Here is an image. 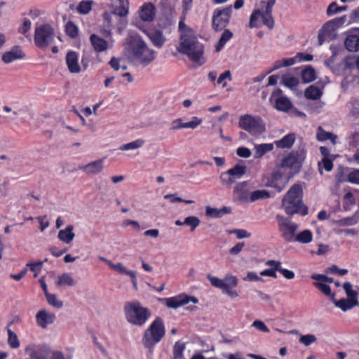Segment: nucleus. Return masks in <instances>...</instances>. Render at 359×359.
I'll return each mask as SVG.
<instances>
[{
	"label": "nucleus",
	"mask_w": 359,
	"mask_h": 359,
	"mask_svg": "<svg viewBox=\"0 0 359 359\" xmlns=\"http://www.w3.org/2000/svg\"><path fill=\"white\" fill-rule=\"evenodd\" d=\"M181 42L178 50L188 56V57L198 66L202 65L205 60L203 57L204 47L201 43L193 31L188 30L187 32L181 34Z\"/></svg>",
	"instance_id": "nucleus-1"
},
{
	"label": "nucleus",
	"mask_w": 359,
	"mask_h": 359,
	"mask_svg": "<svg viewBox=\"0 0 359 359\" xmlns=\"http://www.w3.org/2000/svg\"><path fill=\"white\" fill-rule=\"evenodd\" d=\"M129 59L135 64L147 66L156 59V52L140 36H133L128 42Z\"/></svg>",
	"instance_id": "nucleus-2"
},
{
	"label": "nucleus",
	"mask_w": 359,
	"mask_h": 359,
	"mask_svg": "<svg viewBox=\"0 0 359 359\" xmlns=\"http://www.w3.org/2000/svg\"><path fill=\"white\" fill-rule=\"evenodd\" d=\"M302 198V187L297 184H294L282 200L285 212L290 215L299 212L304 216L307 215L308 208L303 205Z\"/></svg>",
	"instance_id": "nucleus-3"
},
{
	"label": "nucleus",
	"mask_w": 359,
	"mask_h": 359,
	"mask_svg": "<svg viewBox=\"0 0 359 359\" xmlns=\"http://www.w3.org/2000/svg\"><path fill=\"white\" fill-rule=\"evenodd\" d=\"M124 312L128 323L142 326L151 316L149 310L141 306L139 302H127L124 306Z\"/></svg>",
	"instance_id": "nucleus-4"
},
{
	"label": "nucleus",
	"mask_w": 359,
	"mask_h": 359,
	"mask_svg": "<svg viewBox=\"0 0 359 359\" xmlns=\"http://www.w3.org/2000/svg\"><path fill=\"white\" fill-rule=\"evenodd\" d=\"M165 330L161 318H156L145 330L142 343L145 348L151 350L165 335Z\"/></svg>",
	"instance_id": "nucleus-5"
},
{
	"label": "nucleus",
	"mask_w": 359,
	"mask_h": 359,
	"mask_svg": "<svg viewBox=\"0 0 359 359\" xmlns=\"http://www.w3.org/2000/svg\"><path fill=\"white\" fill-rule=\"evenodd\" d=\"M208 279L213 286L221 289L229 297L235 299L239 297L238 292L235 290L238 285L236 277L226 276L224 279H219L209 274L208 275Z\"/></svg>",
	"instance_id": "nucleus-6"
},
{
	"label": "nucleus",
	"mask_w": 359,
	"mask_h": 359,
	"mask_svg": "<svg viewBox=\"0 0 359 359\" xmlns=\"http://www.w3.org/2000/svg\"><path fill=\"white\" fill-rule=\"evenodd\" d=\"M238 126L253 135H260L266 130V126L262 118L250 114L241 116L238 120Z\"/></svg>",
	"instance_id": "nucleus-7"
},
{
	"label": "nucleus",
	"mask_w": 359,
	"mask_h": 359,
	"mask_svg": "<svg viewBox=\"0 0 359 359\" xmlns=\"http://www.w3.org/2000/svg\"><path fill=\"white\" fill-rule=\"evenodd\" d=\"M54 37V29L50 25L45 24L36 28L34 40L38 48H46L53 43Z\"/></svg>",
	"instance_id": "nucleus-8"
},
{
	"label": "nucleus",
	"mask_w": 359,
	"mask_h": 359,
	"mask_svg": "<svg viewBox=\"0 0 359 359\" xmlns=\"http://www.w3.org/2000/svg\"><path fill=\"white\" fill-rule=\"evenodd\" d=\"M304 158L305 153L303 150L292 151L283 158L280 167L288 168L292 170V173L288 177L290 178L300 170ZM288 180L289 179H287V182Z\"/></svg>",
	"instance_id": "nucleus-9"
},
{
	"label": "nucleus",
	"mask_w": 359,
	"mask_h": 359,
	"mask_svg": "<svg viewBox=\"0 0 359 359\" xmlns=\"http://www.w3.org/2000/svg\"><path fill=\"white\" fill-rule=\"evenodd\" d=\"M344 23V18H336L326 22L318 32V39L319 45H322L326 40H332L335 37V29Z\"/></svg>",
	"instance_id": "nucleus-10"
},
{
	"label": "nucleus",
	"mask_w": 359,
	"mask_h": 359,
	"mask_svg": "<svg viewBox=\"0 0 359 359\" xmlns=\"http://www.w3.org/2000/svg\"><path fill=\"white\" fill-rule=\"evenodd\" d=\"M277 219L279 221L280 231L282 232L284 239L287 242L294 241L298 225L292 223L289 219L280 215H278Z\"/></svg>",
	"instance_id": "nucleus-11"
},
{
	"label": "nucleus",
	"mask_w": 359,
	"mask_h": 359,
	"mask_svg": "<svg viewBox=\"0 0 359 359\" xmlns=\"http://www.w3.org/2000/svg\"><path fill=\"white\" fill-rule=\"evenodd\" d=\"M232 7L230 6L223 10L215 11L212 18V26L216 31H221L229 22Z\"/></svg>",
	"instance_id": "nucleus-12"
},
{
	"label": "nucleus",
	"mask_w": 359,
	"mask_h": 359,
	"mask_svg": "<svg viewBox=\"0 0 359 359\" xmlns=\"http://www.w3.org/2000/svg\"><path fill=\"white\" fill-rule=\"evenodd\" d=\"M91 46L97 54L96 58L97 61L98 62H102L103 60L99 57L98 54L107 50L110 47V44L108 42L107 39L101 37L95 34H91Z\"/></svg>",
	"instance_id": "nucleus-13"
},
{
	"label": "nucleus",
	"mask_w": 359,
	"mask_h": 359,
	"mask_svg": "<svg viewBox=\"0 0 359 359\" xmlns=\"http://www.w3.org/2000/svg\"><path fill=\"white\" fill-rule=\"evenodd\" d=\"M283 92L280 89L275 90L271 95V99H274L276 102V108L279 111H287L292 104L287 97L283 96Z\"/></svg>",
	"instance_id": "nucleus-14"
},
{
	"label": "nucleus",
	"mask_w": 359,
	"mask_h": 359,
	"mask_svg": "<svg viewBox=\"0 0 359 359\" xmlns=\"http://www.w3.org/2000/svg\"><path fill=\"white\" fill-rule=\"evenodd\" d=\"M168 307L172 309H177L182 305L187 304L189 302H192L196 304L198 302V299L194 297H189L187 295H180L168 299H163Z\"/></svg>",
	"instance_id": "nucleus-15"
},
{
	"label": "nucleus",
	"mask_w": 359,
	"mask_h": 359,
	"mask_svg": "<svg viewBox=\"0 0 359 359\" xmlns=\"http://www.w3.org/2000/svg\"><path fill=\"white\" fill-rule=\"evenodd\" d=\"M250 194L248 184L247 182L237 183L233 187V195L238 201H249Z\"/></svg>",
	"instance_id": "nucleus-16"
},
{
	"label": "nucleus",
	"mask_w": 359,
	"mask_h": 359,
	"mask_svg": "<svg viewBox=\"0 0 359 359\" xmlns=\"http://www.w3.org/2000/svg\"><path fill=\"white\" fill-rule=\"evenodd\" d=\"M138 15L144 22H151L156 15V8L151 2L144 4L138 11Z\"/></svg>",
	"instance_id": "nucleus-17"
},
{
	"label": "nucleus",
	"mask_w": 359,
	"mask_h": 359,
	"mask_svg": "<svg viewBox=\"0 0 359 359\" xmlns=\"http://www.w3.org/2000/svg\"><path fill=\"white\" fill-rule=\"evenodd\" d=\"M110 7L112 14L118 17H126L128 14L129 3L128 0H111Z\"/></svg>",
	"instance_id": "nucleus-18"
},
{
	"label": "nucleus",
	"mask_w": 359,
	"mask_h": 359,
	"mask_svg": "<svg viewBox=\"0 0 359 359\" xmlns=\"http://www.w3.org/2000/svg\"><path fill=\"white\" fill-rule=\"evenodd\" d=\"M25 56L22 50L18 46H15L2 55V61L6 64H9L16 60L22 59Z\"/></svg>",
	"instance_id": "nucleus-19"
},
{
	"label": "nucleus",
	"mask_w": 359,
	"mask_h": 359,
	"mask_svg": "<svg viewBox=\"0 0 359 359\" xmlns=\"http://www.w3.org/2000/svg\"><path fill=\"white\" fill-rule=\"evenodd\" d=\"M276 4V0H269L266 3L262 1L261 4L265 5L264 13L265 15L264 18V25H265L270 29L273 28L274 21L272 17V8Z\"/></svg>",
	"instance_id": "nucleus-20"
},
{
	"label": "nucleus",
	"mask_w": 359,
	"mask_h": 359,
	"mask_svg": "<svg viewBox=\"0 0 359 359\" xmlns=\"http://www.w3.org/2000/svg\"><path fill=\"white\" fill-rule=\"evenodd\" d=\"M147 36L152 44L158 48L163 47L166 41L163 32L159 29H153L147 32Z\"/></svg>",
	"instance_id": "nucleus-21"
},
{
	"label": "nucleus",
	"mask_w": 359,
	"mask_h": 359,
	"mask_svg": "<svg viewBox=\"0 0 359 359\" xmlns=\"http://www.w3.org/2000/svg\"><path fill=\"white\" fill-rule=\"evenodd\" d=\"M36 318L38 325L42 328H46L55 320V316L53 313L46 312L45 310L39 311Z\"/></svg>",
	"instance_id": "nucleus-22"
},
{
	"label": "nucleus",
	"mask_w": 359,
	"mask_h": 359,
	"mask_svg": "<svg viewBox=\"0 0 359 359\" xmlns=\"http://www.w3.org/2000/svg\"><path fill=\"white\" fill-rule=\"evenodd\" d=\"M283 176V173L279 170L273 172L271 175V179L268 180L266 185L268 187L275 188L279 192L281 191L284 189L287 183V182L283 183H279V181L282 180Z\"/></svg>",
	"instance_id": "nucleus-23"
},
{
	"label": "nucleus",
	"mask_w": 359,
	"mask_h": 359,
	"mask_svg": "<svg viewBox=\"0 0 359 359\" xmlns=\"http://www.w3.org/2000/svg\"><path fill=\"white\" fill-rule=\"evenodd\" d=\"M109 266L111 269L118 272L121 274H125V275L129 276L130 277V278H131V280H132L133 286L135 288H137L136 275H135V273L134 271H130V270H128L123 266V264H121V263L114 264L113 262H111V263H109Z\"/></svg>",
	"instance_id": "nucleus-24"
},
{
	"label": "nucleus",
	"mask_w": 359,
	"mask_h": 359,
	"mask_svg": "<svg viewBox=\"0 0 359 359\" xmlns=\"http://www.w3.org/2000/svg\"><path fill=\"white\" fill-rule=\"evenodd\" d=\"M73 230L72 225H68L65 229L60 230L57 235L59 240L64 243L69 244L75 238Z\"/></svg>",
	"instance_id": "nucleus-25"
},
{
	"label": "nucleus",
	"mask_w": 359,
	"mask_h": 359,
	"mask_svg": "<svg viewBox=\"0 0 359 359\" xmlns=\"http://www.w3.org/2000/svg\"><path fill=\"white\" fill-rule=\"evenodd\" d=\"M66 62L68 69L72 73H78L80 71V67L78 64V58L75 52L70 51L66 55Z\"/></svg>",
	"instance_id": "nucleus-26"
},
{
	"label": "nucleus",
	"mask_w": 359,
	"mask_h": 359,
	"mask_svg": "<svg viewBox=\"0 0 359 359\" xmlns=\"http://www.w3.org/2000/svg\"><path fill=\"white\" fill-rule=\"evenodd\" d=\"M346 48L350 52H355L359 50V36L355 34L347 36L344 41Z\"/></svg>",
	"instance_id": "nucleus-27"
},
{
	"label": "nucleus",
	"mask_w": 359,
	"mask_h": 359,
	"mask_svg": "<svg viewBox=\"0 0 359 359\" xmlns=\"http://www.w3.org/2000/svg\"><path fill=\"white\" fill-rule=\"evenodd\" d=\"M76 280L72 275L69 273H64L57 277L56 285L57 286L74 287L76 285Z\"/></svg>",
	"instance_id": "nucleus-28"
},
{
	"label": "nucleus",
	"mask_w": 359,
	"mask_h": 359,
	"mask_svg": "<svg viewBox=\"0 0 359 359\" xmlns=\"http://www.w3.org/2000/svg\"><path fill=\"white\" fill-rule=\"evenodd\" d=\"M316 138L320 142L330 140L332 144L335 145L337 144V136L332 133L326 132L320 126L318 128Z\"/></svg>",
	"instance_id": "nucleus-29"
},
{
	"label": "nucleus",
	"mask_w": 359,
	"mask_h": 359,
	"mask_svg": "<svg viewBox=\"0 0 359 359\" xmlns=\"http://www.w3.org/2000/svg\"><path fill=\"white\" fill-rule=\"evenodd\" d=\"M255 158H262L266 153L271 151L273 149V144L266 143L255 146Z\"/></svg>",
	"instance_id": "nucleus-30"
},
{
	"label": "nucleus",
	"mask_w": 359,
	"mask_h": 359,
	"mask_svg": "<svg viewBox=\"0 0 359 359\" xmlns=\"http://www.w3.org/2000/svg\"><path fill=\"white\" fill-rule=\"evenodd\" d=\"M332 301L334 304V305L339 308L343 311H346L348 309H352L353 307L358 306V304H355L353 302H351L348 299L342 298L339 300H337L334 297H332Z\"/></svg>",
	"instance_id": "nucleus-31"
},
{
	"label": "nucleus",
	"mask_w": 359,
	"mask_h": 359,
	"mask_svg": "<svg viewBox=\"0 0 359 359\" xmlns=\"http://www.w3.org/2000/svg\"><path fill=\"white\" fill-rule=\"evenodd\" d=\"M265 15V13L262 12L260 9H257L253 11L252 13L250 18V22L249 26L250 28L254 27H259V20L260 18H262V22H264V18Z\"/></svg>",
	"instance_id": "nucleus-32"
},
{
	"label": "nucleus",
	"mask_w": 359,
	"mask_h": 359,
	"mask_svg": "<svg viewBox=\"0 0 359 359\" xmlns=\"http://www.w3.org/2000/svg\"><path fill=\"white\" fill-rule=\"evenodd\" d=\"M313 235L310 230H304L295 236L294 241L302 244H307L312 241Z\"/></svg>",
	"instance_id": "nucleus-33"
},
{
	"label": "nucleus",
	"mask_w": 359,
	"mask_h": 359,
	"mask_svg": "<svg viewBox=\"0 0 359 359\" xmlns=\"http://www.w3.org/2000/svg\"><path fill=\"white\" fill-rule=\"evenodd\" d=\"M247 171V167L245 165H236L233 168L227 170V173L231 175L234 180L240 179L243 175L245 174Z\"/></svg>",
	"instance_id": "nucleus-34"
},
{
	"label": "nucleus",
	"mask_w": 359,
	"mask_h": 359,
	"mask_svg": "<svg viewBox=\"0 0 359 359\" xmlns=\"http://www.w3.org/2000/svg\"><path fill=\"white\" fill-rule=\"evenodd\" d=\"M343 288L348 297V299L353 302L355 304H359L358 301V292L352 289V285L349 282L343 284Z\"/></svg>",
	"instance_id": "nucleus-35"
},
{
	"label": "nucleus",
	"mask_w": 359,
	"mask_h": 359,
	"mask_svg": "<svg viewBox=\"0 0 359 359\" xmlns=\"http://www.w3.org/2000/svg\"><path fill=\"white\" fill-rule=\"evenodd\" d=\"M295 140L294 134H289L285 136L283 139L275 142L276 145L278 148H290L293 144Z\"/></svg>",
	"instance_id": "nucleus-36"
},
{
	"label": "nucleus",
	"mask_w": 359,
	"mask_h": 359,
	"mask_svg": "<svg viewBox=\"0 0 359 359\" xmlns=\"http://www.w3.org/2000/svg\"><path fill=\"white\" fill-rule=\"evenodd\" d=\"M282 83L290 89H294L299 84V79L290 74L282 76Z\"/></svg>",
	"instance_id": "nucleus-37"
},
{
	"label": "nucleus",
	"mask_w": 359,
	"mask_h": 359,
	"mask_svg": "<svg viewBox=\"0 0 359 359\" xmlns=\"http://www.w3.org/2000/svg\"><path fill=\"white\" fill-rule=\"evenodd\" d=\"M321 90L314 86H309L305 91L306 97L310 100H318L321 97Z\"/></svg>",
	"instance_id": "nucleus-38"
},
{
	"label": "nucleus",
	"mask_w": 359,
	"mask_h": 359,
	"mask_svg": "<svg viewBox=\"0 0 359 359\" xmlns=\"http://www.w3.org/2000/svg\"><path fill=\"white\" fill-rule=\"evenodd\" d=\"M233 36V33L229 30L225 29L224 32L222 33L218 43L215 46V50L217 52H219L222 50V48L224 47L225 43Z\"/></svg>",
	"instance_id": "nucleus-39"
},
{
	"label": "nucleus",
	"mask_w": 359,
	"mask_h": 359,
	"mask_svg": "<svg viewBox=\"0 0 359 359\" xmlns=\"http://www.w3.org/2000/svg\"><path fill=\"white\" fill-rule=\"evenodd\" d=\"M144 144V140L139 139L121 146L119 149L121 151L135 150L141 148Z\"/></svg>",
	"instance_id": "nucleus-40"
},
{
	"label": "nucleus",
	"mask_w": 359,
	"mask_h": 359,
	"mask_svg": "<svg viewBox=\"0 0 359 359\" xmlns=\"http://www.w3.org/2000/svg\"><path fill=\"white\" fill-rule=\"evenodd\" d=\"M269 196V191L266 190H256L250 194L249 201L255 202L259 199L267 198Z\"/></svg>",
	"instance_id": "nucleus-41"
},
{
	"label": "nucleus",
	"mask_w": 359,
	"mask_h": 359,
	"mask_svg": "<svg viewBox=\"0 0 359 359\" xmlns=\"http://www.w3.org/2000/svg\"><path fill=\"white\" fill-rule=\"evenodd\" d=\"M25 352L32 359H46L44 355L40 354L39 348L34 346L27 347Z\"/></svg>",
	"instance_id": "nucleus-42"
},
{
	"label": "nucleus",
	"mask_w": 359,
	"mask_h": 359,
	"mask_svg": "<svg viewBox=\"0 0 359 359\" xmlns=\"http://www.w3.org/2000/svg\"><path fill=\"white\" fill-rule=\"evenodd\" d=\"M302 79L305 83H310L315 80V71L313 69L309 67L306 68L302 72Z\"/></svg>",
	"instance_id": "nucleus-43"
},
{
	"label": "nucleus",
	"mask_w": 359,
	"mask_h": 359,
	"mask_svg": "<svg viewBox=\"0 0 359 359\" xmlns=\"http://www.w3.org/2000/svg\"><path fill=\"white\" fill-rule=\"evenodd\" d=\"M319 172L322 175L324 168L326 171H331L333 168V163L330 158H323L322 161L318 163Z\"/></svg>",
	"instance_id": "nucleus-44"
},
{
	"label": "nucleus",
	"mask_w": 359,
	"mask_h": 359,
	"mask_svg": "<svg viewBox=\"0 0 359 359\" xmlns=\"http://www.w3.org/2000/svg\"><path fill=\"white\" fill-rule=\"evenodd\" d=\"M200 223V219L195 216L187 217L185 218L184 221V224L185 225L190 226L191 231H194L196 229V228L199 226Z\"/></svg>",
	"instance_id": "nucleus-45"
},
{
	"label": "nucleus",
	"mask_w": 359,
	"mask_h": 359,
	"mask_svg": "<svg viewBox=\"0 0 359 359\" xmlns=\"http://www.w3.org/2000/svg\"><path fill=\"white\" fill-rule=\"evenodd\" d=\"M46 297L48 303L53 307L60 309L63 306V302L60 300H58L56 295L55 294L46 293Z\"/></svg>",
	"instance_id": "nucleus-46"
},
{
	"label": "nucleus",
	"mask_w": 359,
	"mask_h": 359,
	"mask_svg": "<svg viewBox=\"0 0 359 359\" xmlns=\"http://www.w3.org/2000/svg\"><path fill=\"white\" fill-rule=\"evenodd\" d=\"M345 68L352 69L356 67L358 69V57H346L342 62Z\"/></svg>",
	"instance_id": "nucleus-47"
},
{
	"label": "nucleus",
	"mask_w": 359,
	"mask_h": 359,
	"mask_svg": "<svg viewBox=\"0 0 359 359\" xmlns=\"http://www.w3.org/2000/svg\"><path fill=\"white\" fill-rule=\"evenodd\" d=\"M8 344L13 348H17L20 346V342L16 334L11 330H8Z\"/></svg>",
	"instance_id": "nucleus-48"
},
{
	"label": "nucleus",
	"mask_w": 359,
	"mask_h": 359,
	"mask_svg": "<svg viewBox=\"0 0 359 359\" xmlns=\"http://www.w3.org/2000/svg\"><path fill=\"white\" fill-rule=\"evenodd\" d=\"M226 212V208L223 209H216L210 207H206L205 214L207 216L211 217H219L222 216V213Z\"/></svg>",
	"instance_id": "nucleus-49"
},
{
	"label": "nucleus",
	"mask_w": 359,
	"mask_h": 359,
	"mask_svg": "<svg viewBox=\"0 0 359 359\" xmlns=\"http://www.w3.org/2000/svg\"><path fill=\"white\" fill-rule=\"evenodd\" d=\"M184 344L177 341L174 346V359H182L183 351L184 349Z\"/></svg>",
	"instance_id": "nucleus-50"
},
{
	"label": "nucleus",
	"mask_w": 359,
	"mask_h": 359,
	"mask_svg": "<svg viewBox=\"0 0 359 359\" xmlns=\"http://www.w3.org/2000/svg\"><path fill=\"white\" fill-rule=\"evenodd\" d=\"M314 285L320 290L325 295L330 297H334V294L331 292L330 287L323 283H315Z\"/></svg>",
	"instance_id": "nucleus-51"
},
{
	"label": "nucleus",
	"mask_w": 359,
	"mask_h": 359,
	"mask_svg": "<svg viewBox=\"0 0 359 359\" xmlns=\"http://www.w3.org/2000/svg\"><path fill=\"white\" fill-rule=\"evenodd\" d=\"M66 33L72 38H74L78 34V27L72 22H68L65 26Z\"/></svg>",
	"instance_id": "nucleus-52"
},
{
	"label": "nucleus",
	"mask_w": 359,
	"mask_h": 359,
	"mask_svg": "<svg viewBox=\"0 0 359 359\" xmlns=\"http://www.w3.org/2000/svg\"><path fill=\"white\" fill-rule=\"evenodd\" d=\"M104 160V158H102L91 162V174H97L102 170Z\"/></svg>",
	"instance_id": "nucleus-53"
},
{
	"label": "nucleus",
	"mask_w": 359,
	"mask_h": 359,
	"mask_svg": "<svg viewBox=\"0 0 359 359\" xmlns=\"http://www.w3.org/2000/svg\"><path fill=\"white\" fill-rule=\"evenodd\" d=\"M347 6H338L337 3L332 2L330 6H328L327 9V15H333L335 13H337L339 12L345 11L346 9Z\"/></svg>",
	"instance_id": "nucleus-54"
},
{
	"label": "nucleus",
	"mask_w": 359,
	"mask_h": 359,
	"mask_svg": "<svg viewBox=\"0 0 359 359\" xmlns=\"http://www.w3.org/2000/svg\"><path fill=\"white\" fill-rule=\"evenodd\" d=\"M76 11L80 14H88L90 12V1H82L76 8Z\"/></svg>",
	"instance_id": "nucleus-55"
},
{
	"label": "nucleus",
	"mask_w": 359,
	"mask_h": 359,
	"mask_svg": "<svg viewBox=\"0 0 359 359\" xmlns=\"http://www.w3.org/2000/svg\"><path fill=\"white\" fill-rule=\"evenodd\" d=\"M317 341L316 336L313 334L302 335L299 338V342L308 346Z\"/></svg>",
	"instance_id": "nucleus-56"
},
{
	"label": "nucleus",
	"mask_w": 359,
	"mask_h": 359,
	"mask_svg": "<svg viewBox=\"0 0 359 359\" xmlns=\"http://www.w3.org/2000/svg\"><path fill=\"white\" fill-rule=\"evenodd\" d=\"M202 123V119L198 117H193L191 121L184 123V128L195 129L198 126Z\"/></svg>",
	"instance_id": "nucleus-57"
},
{
	"label": "nucleus",
	"mask_w": 359,
	"mask_h": 359,
	"mask_svg": "<svg viewBox=\"0 0 359 359\" xmlns=\"http://www.w3.org/2000/svg\"><path fill=\"white\" fill-rule=\"evenodd\" d=\"M43 262H37L36 263H27V266H29L30 268V270L34 272V277L36 278L38 276V273H39Z\"/></svg>",
	"instance_id": "nucleus-58"
},
{
	"label": "nucleus",
	"mask_w": 359,
	"mask_h": 359,
	"mask_svg": "<svg viewBox=\"0 0 359 359\" xmlns=\"http://www.w3.org/2000/svg\"><path fill=\"white\" fill-rule=\"evenodd\" d=\"M114 14H112V12L111 13H104L103 14V19H104V25H105L106 27L111 28L113 27V17L114 16Z\"/></svg>",
	"instance_id": "nucleus-59"
},
{
	"label": "nucleus",
	"mask_w": 359,
	"mask_h": 359,
	"mask_svg": "<svg viewBox=\"0 0 359 359\" xmlns=\"http://www.w3.org/2000/svg\"><path fill=\"white\" fill-rule=\"evenodd\" d=\"M220 178L222 184L226 186H229L236 182L233 177L227 173V171L225 173H223Z\"/></svg>",
	"instance_id": "nucleus-60"
},
{
	"label": "nucleus",
	"mask_w": 359,
	"mask_h": 359,
	"mask_svg": "<svg viewBox=\"0 0 359 359\" xmlns=\"http://www.w3.org/2000/svg\"><path fill=\"white\" fill-rule=\"evenodd\" d=\"M252 326L255 327V328H257V330L263 332H269V330L266 326L264 323L263 321H262V320H255L253 322Z\"/></svg>",
	"instance_id": "nucleus-61"
},
{
	"label": "nucleus",
	"mask_w": 359,
	"mask_h": 359,
	"mask_svg": "<svg viewBox=\"0 0 359 359\" xmlns=\"http://www.w3.org/2000/svg\"><path fill=\"white\" fill-rule=\"evenodd\" d=\"M237 155L241 158H249L251 156V151L246 147H239L237 149Z\"/></svg>",
	"instance_id": "nucleus-62"
},
{
	"label": "nucleus",
	"mask_w": 359,
	"mask_h": 359,
	"mask_svg": "<svg viewBox=\"0 0 359 359\" xmlns=\"http://www.w3.org/2000/svg\"><path fill=\"white\" fill-rule=\"evenodd\" d=\"M182 128H184V123L182 122V118H177L172 121L171 123V130H177Z\"/></svg>",
	"instance_id": "nucleus-63"
},
{
	"label": "nucleus",
	"mask_w": 359,
	"mask_h": 359,
	"mask_svg": "<svg viewBox=\"0 0 359 359\" xmlns=\"http://www.w3.org/2000/svg\"><path fill=\"white\" fill-rule=\"evenodd\" d=\"M348 180L352 183L359 184V170H355L348 175Z\"/></svg>",
	"instance_id": "nucleus-64"
}]
</instances>
